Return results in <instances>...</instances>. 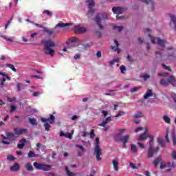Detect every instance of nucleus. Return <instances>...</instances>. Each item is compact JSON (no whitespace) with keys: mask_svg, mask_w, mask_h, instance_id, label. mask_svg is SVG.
Wrapping results in <instances>:
<instances>
[{"mask_svg":"<svg viewBox=\"0 0 176 176\" xmlns=\"http://www.w3.org/2000/svg\"><path fill=\"white\" fill-rule=\"evenodd\" d=\"M42 43L44 45L43 52L47 56L53 57L54 56L55 51L53 47L56 46L54 41L52 40H43Z\"/></svg>","mask_w":176,"mask_h":176,"instance_id":"nucleus-1","label":"nucleus"},{"mask_svg":"<svg viewBox=\"0 0 176 176\" xmlns=\"http://www.w3.org/2000/svg\"><path fill=\"white\" fill-rule=\"evenodd\" d=\"M109 15H108L105 12H100L96 15L95 18L94 19V21L96 23L97 25L98 26L99 29L104 30V25L101 23V21L104 20H108V17Z\"/></svg>","mask_w":176,"mask_h":176,"instance_id":"nucleus-2","label":"nucleus"},{"mask_svg":"<svg viewBox=\"0 0 176 176\" xmlns=\"http://www.w3.org/2000/svg\"><path fill=\"white\" fill-rule=\"evenodd\" d=\"M148 38H151V43H156L158 45V50L163 52L166 47V43L167 41L163 40L159 37H153L152 35L148 34Z\"/></svg>","mask_w":176,"mask_h":176,"instance_id":"nucleus-3","label":"nucleus"},{"mask_svg":"<svg viewBox=\"0 0 176 176\" xmlns=\"http://www.w3.org/2000/svg\"><path fill=\"white\" fill-rule=\"evenodd\" d=\"M33 166L36 170H43V171H50V168H52L51 165L41 164L36 162L33 163Z\"/></svg>","mask_w":176,"mask_h":176,"instance_id":"nucleus-4","label":"nucleus"},{"mask_svg":"<svg viewBox=\"0 0 176 176\" xmlns=\"http://www.w3.org/2000/svg\"><path fill=\"white\" fill-rule=\"evenodd\" d=\"M115 140L117 142L121 141V142L123 143V148H126V144L129 142V140H130V136L129 135H126L124 136L116 137Z\"/></svg>","mask_w":176,"mask_h":176,"instance_id":"nucleus-5","label":"nucleus"},{"mask_svg":"<svg viewBox=\"0 0 176 176\" xmlns=\"http://www.w3.org/2000/svg\"><path fill=\"white\" fill-rule=\"evenodd\" d=\"M94 153L96 155V160L98 162H101L102 158L101 156H102V149L100 147H94Z\"/></svg>","mask_w":176,"mask_h":176,"instance_id":"nucleus-6","label":"nucleus"},{"mask_svg":"<svg viewBox=\"0 0 176 176\" xmlns=\"http://www.w3.org/2000/svg\"><path fill=\"white\" fill-rule=\"evenodd\" d=\"M86 2L88 4V8H89V11L88 13H89V14H94V9H93V8H94V6L96 5V2H94V0H87Z\"/></svg>","mask_w":176,"mask_h":176,"instance_id":"nucleus-7","label":"nucleus"},{"mask_svg":"<svg viewBox=\"0 0 176 176\" xmlns=\"http://www.w3.org/2000/svg\"><path fill=\"white\" fill-rule=\"evenodd\" d=\"M74 31L76 34H85L87 32V28L78 25L75 27Z\"/></svg>","mask_w":176,"mask_h":176,"instance_id":"nucleus-8","label":"nucleus"},{"mask_svg":"<svg viewBox=\"0 0 176 176\" xmlns=\"http://www.w3.org/2000/svg\"><path fill=\"white\" fill-rule=\"evenodd\" d=\"M41 120L43 123H46V122H49V123L52 124L54 122V120H56V117H54L53 114H50L49 118H42Z\"/></svg>","mask_w":176,"mask_h":176,"instance_id":"nucleus-9","label":"nucleus"},{"mask_svg":"<svg viewBox=\"0 0 176 176\" xmlns=\"http://www.w3.org/2000/svg\"><path fill=\"white\" fill-rule=\"evenodd\" d=\"M14 131L15 134L17 135H21V134H24L25 133H27V129H20V128H14Z\"/></svg>","mask_w":176,"mask_h":176,"instance_id":"nucleus-10","label":"nucleus"},{"mask_svg":"<svg viewBox=\"0 0 176 176\" xmlns=\"http://www.w3.org/2000/svg\"><path fill=\"white\" fill-rule=\"evenodd\" d=\"M114 43L116 45L115 46H111V49H112V50H113L114 52H117V53H120V48L119 47L120 44L119 42L117 41V40H114Z\"/></svg>","mask_w":176,"mask_h":176,"instance_id":"nucleus-11","label":"nucleus"},{"mask_svg":"<svg viewBox=\"0 0 176 176\" xmlns=\"http://www.w3.org/2000/svg\"><path fill=\"white\" fill-rule=\"evenodd\" d=\"M112 12L115 13V14H122V13H123V8L121 7H113Z\"/></svg>","mask_w":176,"mask_h":176,"instance_id":"nucleus-12","label":"nucleus"},{"mask_svg":"<svg viewBox=\"0 0 176 176\" xmlns=\"http://www.w3.org/2000/svg\"><path fill=\"white\" fill-rule=\"evenodd\" d=\"M109 122H112V118L111 117H107L104 120L102 121V123H100L98 126H105V124H108Z\"/></svg>","mask_w":176,"mask_h":176,"instance_id":"nucleus-13","label":"nucleus"},{"mask_svg":"<svg viewBox=\"0 0 176 176\" xmlns=\"http://www.w3.org/2000/svg\"><path fill=\"white\" fill-rule=\"evenodd\" d=\"M168 83H170V85H173L174 87L176 86V79L174 76H170L168 78Z\"/></svg>","mask_w":176,"mask_h":176,"instance_id":"nucleus-14","label":"nucleus"},{"mask_svg":"<svg viewBox=\"0 0 176 176\" xmlns=\"http://www.w3.org/2000/svg\"><path fill=\"white\" fill-rule=\"evenodd\" d=\"M21 144H17V147L19 148V149H23L24 146H25V144H27V140L26 139H22L19 141Z\"/></svg>","mask_w":176,"mask_h":176,"instance_id":"nucleus-15","label":"nucleus"},{"mask_svg":"<svg viewBox=\"0 0 176 176\" xmlns=\"http://www.w3.org/2000/svg\"><path fill=\"white\" fill-rule=\"evenodd\" d=\"M155 153H156L155 152V148H149V149L148 151L147 157H148V159H152V157H153V155H155Z\"/></svg>","mask_w":176,"mask_h":176,"instance_id":"nucleus-16","label":"nucleus"},{"mask_svg":"<svg viewBox=\"0 0 176 176\" xmlns=\"http://www.w3.org/2000/svg\"><path fill=\"white\" fill-rule=\"evenodd\" d=\"M69 25H72V23H59L56 25V28H65V27H69Z\"/></svg>","mask_w":176,"mask_h":176,"instance_id":"nucleus-17","label":"nucleus"},{"mask_svg":"<svg viewBox=\"0 0 176 176\" xmlns=\"http://www.w3.org/2000/svg\"><path fill=\"white\" fill-rule=\"evenodd\" d=\"M152 96H153L152 89H148L146 94L144 96V100H148V98H149V97H152Z\"/></svg>","mask_w":176,"mask_h":176,"instance_id":"nucleus-18","label":"nucleus"},{"mask_svg":"<svg viewBox=\"0 0 176 176\" xmlns=\"http://www.w3.org/2000/svg\"><path fill=\"white\" fill-rule=\"evenodd\" d=\"M162 160L161 156L157 157L153 162L154 167H157V166H159V163H162Z\"/></svg>","mask_w":176,"mask_h":176,"instance_id":"nucleus-19","label":"nucleus"},{"mask_svg":"<svg viewBox=\"0 0 176 176\" xmlns=\"http://www.w3.org/2000/svg\"><path fill=\"white\" fill-rule=\"evenodd\" d=\"M11 171H19L20 170V165L19 163H15L13 166H10Z\"/></svg>","mask_w":176,"mask_h":176,"instance_id":"nucleus-20","label":"nucleus"},{"mask_svg":"<svg viewBox=\"0 0 176 176\" xmlns=\"http://www.w3.org/2000/svg\"><path fill=\"white\" fill-rule=\"evenodd\" d=\"M6 135L8 137L9 140H10V141H14V137H15L14 133H10V132H6Z\"/></svg>","mask_w":176,"mask_h":176,"instance_id":"nucleus-21","label":"nucleus"},{"mask_svg":"<svg viewBox=\"0 0 176 176\" xmlns=\"http://www.w3.org/2000/svg\"><path fill=\"white\" fill-rule=\"evenodd\" d=\"M148 138H149V135L142 133L139 137L138 141H145V140H148Z\"/></svg>","mask_w":176,"mask_h":176,"instance_id":"nucleus-22","label":"nucleus"},{"mask_svg":"<svg viewBox=\"0 0 176 176\" xmlns=\"http://www.w3.org/2000/svg\"><path fill=\"white\" fill-rule=\"evenodd\" d=\"M28 156L30 158L39 157V155L38 154H36L35 152H34L32 151H29V153H28Z\"/></svg>","mask_w":176,"mask_h":176,"instance_id":"nucleus-23","label":"nucleus"},{"mask_svg":"<svg viewBox=\"0 0 176 176\" xmlns=\"http://www.w3.org/2000/svg\"><path fill=\"white\" fill-rule=\"evenodd\" d=\"M25 168H26L28 171H34V167L32 166V164H31V163L25 164Z\"/></svg>","mask_w":176,"mask_h":176,"instance_id":"nucleus-24","label":"nucleus"},{"mask_svg":"<svg viewBox=\"0 0 176 176\" xmlns=\"http://www.w3.org/2000/svg\"><path fill=\"white\" fill-rule=\"evenodd\" d=\"M148 138H150L148 146H149V148H153V141L155 140V138L153 137V135H148Z\"/></svg>","mask_w":176,"mask_h":176,"instance_id":"nucleus-25","label":"nucleus"},{"mask_svg":"<svg viewBox=\"0 0 176 176\" xmlns=\"http://www.w3.org/2000/svg\"><path fill=\"white\" fill-rule=\"evenodd\" d=\"M44 32H46V34L50 36V35H53V34H54V29L45 28Z\"/></svg>","mask_w":176,"mask_h":176,"instance_id":"nucleus-26","label":"nucleus"},{"mask_svg":"<svg viewBox=\"0 0 176 176\" xmlns=\"http://www.w3.org/2000/svg\"><path fill=\"white\" fill-rule=\"evenodd\" d=\"M112 163H113V166L115 171H118V170H119V162L113 160L112 161Z\"/></svg>","mask_w":176,"mask_h":176,"instance_id":"nucleus-27","label":"nucleus"},{"mask_svg":"<svg viewBox=\"0 0 176 176\" xmlns=\"http://www.w3.org/2000/svg\"><path fill=\"white\" fill-rule=\"evenodd\" d=\"M29 122L32 126H38V122L35 118H29Z\"/></svg>","mask_w":176,"mask_h":176,"instance_id":"nucleus-28","label":"nucleus"},{"mask_svg":"<svg viewBox=\"0 0 176 176\" xmlns=\"http://www.w3.org/2000/svg\"><path fill=\"white\" fill-rule=\"evenodd\" d=\"M157 142H158L159 145H160V146H162V148H165L166 142H164V140H162L161 138H158Z\"/></svg>","mask_w":176,"mask_h":176,"instance_id":"nucleus-29","label":"nucleus"},{"mask_svg":"<svg viewBox=\"0 0 176 176\" xmlns=\"http://www.w3.org/2000/svg\"><path fill=\"white\" fill-rule=\"evenodd\" d=\"M69 42L73 43L74 42H80V41L76 37H72L71 38L69 39V41H67L66 43L68 45Z\"/></svg>","mask_w":176,"mask_h":176,"instance_id":"nucleus-30","label":"nucleus"},{"mask_svg":"<svg viewBox=\"0 0 176 176\" xmlns=\"http://www.w3.org/2000/svg\"><path fill=\"white\" fill-rule=\"evenodd\" d=\"M138 118H144V114H142V111H139L138 113L133 116V119H137Z\"/></svg>","mask_w":176,"mask_h":176,"instance_id":"nucleus-31","label":"nucleus"},{"mask_svg":"<svg viewBox=\"0 0 176 176\" xmlns=\"http://www.w3.org/2000/svg\"><path fill=\"white\" fill-rule=\"evenodd\" d=\"M140 78H142L144 80H148V79L151 78V75L144 73L142 76H140Z\"/></svg>","mask_w":176,"mask_h":176,"instance_id":"nucleus-32","label":"nucleus"},{"mask_svg":"<svg viewBox=\"0 0 176 176\" xmlns=\"http://www.w3.org/2000/svg\"><path fill=\"white\" fill-rule=\"evenodd\" d=\"M160 85H162L163 86H168V80H164V79H161L160 81Z\"/></svg>","mask_w":176,"mask_h":176,"instance_id":"nucleus-33","label":"nucleus"},{"mask_svg":"<svg viewBox=\"0 0 176 176\" xmlns=\"http://www.w3.org/2000/svg\"><path fill=\"white\" fill-rule=\"evenodd\" d=\"M163 119L165 123H167L168 124H170V123H171V119H170L168 116H164Z\"/></svg>","mask_w":176,"mask_h":176,"instance_id":"nucleus-34","label":"nucleus"},{"mask_svg":"<svg viewBox=\"0 0 176 176\" xmlns=\"http://www.w3.org/2000/svg\"><path fill=\"white\" fill-rule=\"evenodd\" d=\"M131 151L133 152V153H137V146H135V144H131Z\"/></svg>","mask_w":176,"mask_h":176,"instance_id":"nucleus-35","label":"nucleus"},{"mask_svg":"<svg viewBox=\"0 0 176 176\" xmlns=\"http://www.w3.org/2000/svg\"><path fill=\"white\" fill-rule=\"evenodd\" d=\"M65 171L67 176H75V173L69 171V169H68V166L65 167Z\"/></svg>","mask_w":176,"mask_h":176,"instance_id":"nucleus-36","label":"nucleus"},{"mask_svg":"<svg viewBox=\"0 0 176 176\" xmlns=\"http://www.w3.org/2000/svg\"><path fill=\"white\" fill-rule=\"evenodd\" d=\"M170 19L174 24V30L176 31V17L174 15H170Z\"/></svg>","mask_w":176,"mask_h":176,"instance_id":"nucleus-37","label":"nucleus"},{"mask_svg":"<svg viewBox=\"0 0 176 176\" xmlns=\"http://www.w3.org/2000/svg\"><path fill=\"white\" fill-rule=\"evenodd\" d=\"M44 127H45V131H50V127H52V126H50V124L49 123L45 122L44 123Z\"/></svg>","mask_w":176,"mask_h":176,"instance_id":"nucleus-38","label":"nucleus"},{"mask_svg":"<svg viewBox=\"0 0 176 176\" xmlns=\"http://www.w3.org/2000/svg\"><path fill=\"white\" fill-rule=\"evenodd\" d=\"M7 67L8 68H10V69H12V71L14 72H17V69H16V67H14V65H12V64H7Z\"/></svg>","mask_w":176,"mask_h":176,"instance_id":"nucleus-39","label":"nucleus"},{"mask_svg":"<svg viewBox=\"0 0 176 176\" xmlns=\"http://www.w3.org/2000/svg\"><path fill=\"white\" fill-rule=\"evenodd\" d=\"M168 133H170V129L168 128L166 129V136H165V140L166 142H170V139L168 138Z\"/></svg>","mask_w":176,"mask_h":176,"instance_id":"nucleus-40","label":"nucleus"},{"mask_svg":"<svg viewBox=\"0 0 176 176\" xmlns=\"http://www.w3.org/2000/svg\"><path fill=\"white\" fill-rule=\"evenodd\" d=\"M1 38H3L5 39V41H7L8 42H13V38H8L5 35H0Z\"/></svg>","mask_w":176,"mask_h":176,"instance_id":"nucleus-41","label":"nucleus"},{"mask_svg":"<svg viewBox=\"0 0 176 176\" xmlns=\"http://www.w3.org/2000/svg\"><path fill=\"white\" fill-rule=\"evenodd\" d=\"M113 30H118L120 32H122L123 31V26L115 25L113 27Z\"/></svg>","mask_w":176,"mask_h":176,"instance_id":"nucleus-42","label":"nucleus"},{"mask_svg":"<svg viewBox=\"0 0 176 176\" xmlns=\"http://www.w3.org/2000/svg\"><path fill=\"white\" fill-rule=\"evenodd\" d=\"M172 138H173V145H176V138H175V131H173V132H172Z\"/></svg>","mask_w":176,"mask_h":176,"instance_id":"nucleus-43","label":"nucleus"},{"mask_svg":"<svg viewBox=\"0 0 176 176\" xmlns=\"http://www.w3.org/2000/svg\"><path fill=\"white\" fill-rule=\"evenodd\" d=\"M72 134H74V133H65V138H69V140H72Z\"/></svg>","mask_w":176,"mask_h":176,"instance_id":"nucleus-44","label":"nucleus"},{"mask_svg":"<svg viewBox=\"0 0 176 176\" xmlns=\"http://www.w3.org/2000/svg\"><path fill=\"white\" fill-rule=\"evenodd\" d=\"M100 147V138H96L95 140V148Z\"/></svg>","mask_w":176,"mask_h":176,"instance_id":"nucleus-45","label":"nucleus"},{"mask_svg":"<svg viewBox=\"0 0 176 176\" xmlns=\"http://www.w3.org/2000/svg\"><path fill=\"white\" fill-rule=\"evenodd\" d=\"M76 148H79V149H80L82 152H85L86 151V149H85V147H83V146L80 144H76Z\"/></svg>","mask_w":176,"mask_h":176,"instance_id":"nucleus-46","label":"nucleus"},{"mask_svg":"<svg viewBox=\"0 0 176 176\" xmlns=\"http://www.w3.org/2000/svg\"><path fill=\"white\" fill-rule=\"evenodd\" d=\"M22 86H24V85L20 83V82H18L17 83V85H16V91H20L21 90V87Z\"/></svg>","mask_w":176,"mask_h":176,"instance_id":"nucleus-47","label":"nucleus"},{"mask_svg":"<svg viewBox=\"0 0 176 176\" xmlns=\"http://www.w3.org/2000/svg\"><path fill=\"white\" fill-rule=\"evenodd\" d=\"M43 13H44L45 14H47V16H50L53 15V13H52V12H50L49 10H44L43 12Z\"/></svg>","mask_w":176,"mask_h":176,"instance_id":"nucleus-48","label":"nucleus"},{"mask_svg":"<svg viewBox=\"0 0 176 176\" xmlns=\"http://www.w3.org/2000/svg\"><path fill=\"white\" fill-rule=\"evenodd\" d=\"M162 68H164V69H166V71H170L171 72V67L166 65L165 64H162Z\"/></svg>","mask_w":176,"mask_h":176,"instance_id":"nucleus-49","label":"nucleus"},{"mask_svg":"<svg viewBox=\"0 0 176 176\" xmlns=\"http://www.w3.org/2000/svg\"><path fill=\"white\" fill-rule=\"evenodd\" d=\"M90 138H94V137H96V133H94V129H91L90 131Z\"/></svg>","mask_w":176,"mask_h":176,"instance_id":"nucleus-50","label":"nucleus"},{"mask_svg":"<svg viewBox=\"0 0 176 176\" xmlns=\"http://www.w3.org/2000/svg\"><path fill=\"white\" fill-rule=\"evenodd\" d=\"M139 89H141V87H134L131 89V93H135Z\"/></svg>","mask_w":176,"mask_h":176,"instance_id":"nucleus-51","label":"nucleus"},{"mask_svg":"<svg viewBox=\"0 0 176 176\" xmlns=\"http://www.w3.org/2000/svg\"><path fill=\"white\" fill-rule=\"evenodd\" d=\"M171 157L173 159V160H175V162L176 161V150H175L172 152Z\"/></svg>","mask_w":176,"mask_h":176,"instance_id":"nucleus-52","label":"nucleus"},{"mask_svg":"<svg viewBox=\"0 0 176 176\" xmlns=\"http://www.w3.org/2000/svg\"><path fill=\"white\" fill-rule=\"evenodd\" d=\"M167 167V165L166 164H164L162 161L161 162V164H160V168L161 170H163V168Z\"/></svg>","mask_w":176,"mask_h":176,"instance_id":"nucleus-53","label":"nucleus"},{"mask_svg":"<svg viewBox=\"0 0 176 176\" xmlns=\"http://www.w3.org/2000/svg\"><path fill=\"white\" fill-rule=\"evenodd\" d=\"M120 69L121 71V74H124V71H126V67H124V65H121L120 67Z\"/></svg>","mask_w":176,"mask_h":176,"instance_id":"nucleus-54","label":"nucleus"},{"mask_svg":"<svg viewBox=\"0 0 176 176\" xmlns=\"http://www.w3.org/2000/svg\"><path fill=\"white\" fill-rule=\"evenodd\" d=\"M169 74L168 72H165V73H159L158 76H168Z\"/></svg>","mask_w":176,"mask_h":176,"instance_id":"nucleus-55","label":"nucleus"},{"mask_svg":"<svg viewBox=\"0 0 176 176\" xmlns=\"http://www.w3.org/2000/svg\"><path fill=\"white\" fill-rule=\"evenodd\" d=\"M122 115H124V111H119L118 113L114 116V118H120Z\"/></svg>","mask_w":176,"mask_h":176,"instance_id":"nucleus-56","label":"nucleus"},{"mask_svg":"<svg viewBox=\"0 0 176 176\" xmlns=\"http://www.w3.org/2000/svg\"><path fill=\"white\" fill-rule=\"evenodd\" d=\"M142 130H144V128L142 126H138L135 129V133H138V131H142Z\"/></svg>","mask_w":176,"mask_h":176,"instance_id":"nucleus-57","label":"nucleus"},{"mask_svg":"<svg viewBox=\"0 0 176 176\" xmlns=\"http://www.w3.org/2000/svg\"><path fill=\"white\" fill-rule=\"evenodd\" d=\"M16 106H14V105H11V107H10V112L11 113H13V112H14V111H16Z\"/></svg>","mask_w":176,"mask_h":176,"instance_id":"nucleus-58","label":"nucleus"},{"mask_svg":"<svg viewBox=\"0 0 176 176\" xmlns=\"http://www.w3.org/2000/svg\"><path fill=\"white\" fill-rule=\"evenodd\" d=\"M129 166H130V167H131V168H133L134 170L137 169V166H135V165L134 164V163L131 162V163L129 164Z\"/></svg>","mask_w":176,"mask_h":176,"instance_id":"nucleus-59","label":"nucleus"},{"mask_svg":"<svg viewBox=\"0 0 176 176\" xmlns=\"http://www.w3.org/2000/svg\"><path fill=\"white\" fill-rule=\"evenodd\" d=\"M8 101L9 102H13V101H16V98H8Z\"/></svg>","mask_w":176,"mask_h":176,"instance_id":"nucleus-60","label":"nucleus"},{"mask_svg":"<svg viewBox=\"0 0 176 176\" xmlns=\"http://www.w3.org/2000/svg\"><path fill=\"white\" fill-rule=\"evenodd\" d=\"M8 160H10L11 162H13L16 158L13 155H10L8 157Z\"/></svg>","mask_w":176,"mask_h":176,"instance_id":"nucleus-61","label":"nucleus"},{"mask_svg":"<svg viewBox=\"0 0 176 176\" xmlns=\"http://www.w3.org/2000/svg\"><path fill=\"white\" fill-rule=\"evenodd\" d=\"M101 56H102L101 55V51H98L97 53H96V57L98 58H100Z\"/></svg>","mask_w":176,"mask_h":176,"instance_id":"nucleus-62","label":"nucleus"},{"mask_svg":"<svg viewBox=\"0 0 176 176\" xmlns=\"http://www.w3.org/2000/svg\"><path fill=\"white\" fill-rule=\"evenodd\" d=\"M102 113L104 115V118H105L106 116H108V111L103 110L102 111Z\"/></svg>","mask_w":176,"mask_h":176,"instance_id":"nucleus-63","label":"nucleus"},{"mask_svg":"<svg viewBox=\"0 0 176 176\" xmlns=\"http://www.w3.org/2000/svg\"><path fill=\"white\" fill-rule=\"evenodd\" d=\"M41 146H42V144H41V143H39V142L37 143V144H36V149L37 151H39V148H41Z\"/></svg>","mask_w":176,"mask_h":176,"instance_id":"nucleus-64","label":"nucleus"}]
</instances>
